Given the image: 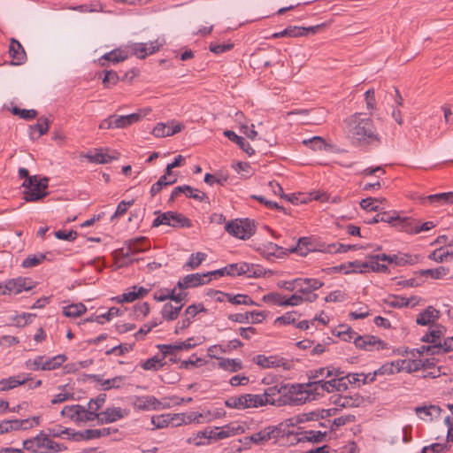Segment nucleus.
Returning a JSON list of instances; mask_svg holds the SVG:
<instances>
[{
    "instance_id": "obj_53",
    "label": "nucleus",
    "mask_w": 453,
    "mask_h": 453,
    "mask_svg": "<svg viewBox=\"0 0 453 453\" xmlns=\"http://www.w3.org/2000/svg\"><path fill=\"white\" fill-rule=\"evenodd\" d=\"M380 255H374L368 257V265L369 270L373 272H386L388 270V266L384 264H380Z\"/></svg>"
},
{
    "instance_id": "obj_26",
    "label": "nucleus",
    "mask_w": 453,
    "mask_h": 453,
    "mask_svg": "<svg viewBox=\"0 0 453 453\" xmlns=\"http://www.w3.org/2000/svg\"><path fill=\"white\" fill-rule=\"evenodd\" d=\"M355 346L364 350H372L382 342L372 335L356 336L354 338Z\"/></svg>"
},
{
    "instance_id": "obj_50",
    "label": "nucleus",
    "mask_w": 453,
    "mask_h": 453,
    "mask_svg": "<svg viewBox=\"0 0 453 453\" xmlns=\"http://www.w3.org/2000/svg\"><path fill=\"white\" fill-rule=\"evenodd\" d=\"M302 438L300 440L308 441L311 442H320L325 439L326 433H322L320 431L309 430L304 431L302 434Z\"/></svg>"
},
{
    "instance_id": "obj_61",
    "label": "nucleus",
    "mask_w": 453,
    "mask_h": 453,
    "mask_svg": "<svg viewBox=\"0 0 453 453\" xmlns=\"http://www.w3.org/2000/svg\"><path fill=\"white\" fill-rule=\"evenodd\" d=\"M157 217L153 220L152 226L157 227L161 225L170 226H171V211H166L161 213L160 211H156Z\"/></svg>"
},
{
    "instance_id": "obj_15",
    "label": "nucleus",
    "mask_w": 453,
    "mask_h": 453,
    "mask_svg": "<svg viewBox=\"0 0 453 453\" xmlns=\"http://www.w3.org/2000/svg\"><path fill=\"white\" fill-rule=\"evenodd\" d=\"M184 193L186 196L189 198H193L199 202H203L208 199L206 194L204 192L200 191L199 189L193 188L188 185L179 186L173 188L170 196V202H173L180 194Z\"/></svg>"
},
{
    "instance_id": "obj_22",
    "label": "nucleus",
    "mask_w": 453,
    "mask_h": 453,
    "mask_svg": "<svg viewBox=\"0 0 453 453\" xmlns=\"http://www.w3.org/2000/svg\"><path fill=\"white\" fill-rule=\"evenodd\" d=\"M9 55L13 65H21L27 59V54L23 46L14 38H12L10 42Z\"/></svg>"
},
{
    "instance_id": "obj_62",
    "label": "nucleus",
    "mask_w": 453,
    "mask_h": 453,
    "mask_svg": "<svg viewBox=\"0 0 453 453\" xmlns=\"http://www.w3.org/2000/svg\"><path fill=\"white\" fill-rule=\"evenodd\" d=\"M379 198L367 197L361 200L360 206L368 211H377L379 210Z\"/></svg>"
},
{
    "instance_id": "obj_16",
    "label": "nucleus",
    "mask_w": 453,
    "mask_h": 453,
    "mask_svg": "<svg viewBox=\"0 0 453 453\" xmlns=\"http://www.w3.org/2000/svg\"><path fill=\"white\" fill-rule=\"evenodd\" d=\"M149 112H150V109H143L140 110L138 112L128 114V115H114V124L115 128H126L131 126L134 123L138 122L143 117H145Z\"/></svg>"
},
{
    "instance_id": "obj_40",
    "label": "nucleus",
    "mask_w": 453,
    "mask_h": 453,
    "mask_svg": "<svg viewBox=\"0 0 453 453\" xmlns=\"http://www.w3.org/2000/svg\"><path fill=\"white\" fill-rule=\"evenodd\" d=\"M27 379H21L20 376H13L8 379L0 380V391H6L12 389L19 385H23L27 382Z\"/></svg>"
},
{
    "instance_id": "obj_28",
    "label": "nucleus",
    "mask_w": 453,
    "mask_h": 453,
    "mask_svg": "<svg viewBox=\"0 0 453 453\" xmlns=\"http://www.w3.org/2000/svg\"><path fill=\"white\" fill-rule=\"evenodd\" d=\"M380 217L381 222L389 223L394 226L399 227L402 231H403V226H405L404 225L407 224V219H408V218H401L395 211L380 212Z\"/></svg>"
},
{
    "instance_id": "obj_32",
    "label": "nucleus",
    "mask_w": 453,
    "mask_h": 453,
    "mask_svg": "<svg viewBox=\"0 0 453 453\" xmlns=\"http://www.w3.org/2000/svg\"><path fill=\"white\" fill-rule=\"evenodd\" d=\"M218 366L229 372H236L243 368L242 360L236 358L217 357Z\"/></svg>"
},
{
    "instance_id": "obj_20",
    "label": "nucleus",
    "mask_w": 453,
    "mask_h": 453,
    "mask_svg": "<svg viewBox=\"0 0 453 453\" xmlns=\"http://www.w3.org/2000/svg\"><path fill=\"white\" fill-rule=\"evenodd\" d=\"M111 434V428H101V429H88L85 431L75 432L72 434V439L80 441H88L96 439L104 436H107Z\"/></svg>"
},
{
    "instance_id": "obj_18",
    "label": "nucleus",
    "mask_w": 453,
    "mask_h": 453,
    "mask_svg": "<svg viewBox=\"0 0 453 453\" xmlns=\"http://www.w3.org/2000/svg\"><path fill=\"white\" fill-rule=\"evenodd\" d=\"M296 291L303 295L311 294L312 291L320 288L324 283L313 278L295 279Z\"/></svg>"
},
{
    "instance_id": "obj_4",
    "label": "nucleus",
    "mask_w": 453,
    "mask_h": 453,
    "mask_svg": "<svg viewBox=\"0 0 453 453\" xmlns=\"http://www.w3.org/2000/svg\"><path fill=\"white\" fill-rule=\"evenodd\" d=\"M23 448L35 453H50L62 450V446L41 433L37 436L23 441Z\"/></svg>"
},
{
    "instance_id": "obj_58",
    "label": "nucleus",
    "mask_w": 453,
    "mask_h": 453,
    "mask_svg": "<svg viewBox=\"0 0 453 453\" xmlns=\"http://www.w3.org/2000/svg\"><path fill=\"white\" fill-rule=\"evenodd\" d=\"M227 301L234 304H246V305H255L256 303L253 302L250 296L247 295H235L232 296L229 294L227 296Z\"/></svg>"
},
{
    "instance_id": "obj_29",
    "label": "nucleus",
    "mask_w": 453,
    "mask_h": 453,
    "mask_svg": "<svg viewBox=\"0 0 453 453\" xmlns=\"http://www.w3.org/2000/svg\"><path fill=\"white\" fill-rule=\"evenodd\" d=\"M244 429L240 425L228 424L221 428L219 433H215V435H209V437H213L215 440H222L235 434H242Z\"/></svg>"
},
{
    "instance_id": "obj_55",
    "label": "nucleus",
    "mask_w": 453,
    "mask_h": 453,
    "mask_svg": "<svg viewBox=\"0 0 453 453\" xmlns=\"http://www.w3.org/2000/svg\"><path fill=\"white\" fill-rule=\"evenodd\" d=\"M44 254L30 255L23 260L21 266L24 268H31L40 265L45 259Z\"/></svg>"
},
{
    "instance_id": "obj_38",
    "label": "nucleus",
    "mask_w": 453,
    "mask_h": 453,
    "mask_svg": "<svg viewBox=\"0 0 453 453\" xmlns=\"http://www.w3.org/2000/svg\"><path fill=\"white\" fill-rule=\"evenodd\" d=\"M242 398L243 402V410L248 408H257L265 405V402H263L264 400L260 394H245L242 395Z\"/></svg>"
},
{
    "instance_id": "obj_12",
    "label": "nucleus",
    "mask_w": 453,
    "mask_h": 453,
    "mask_svg": "<svg viewBox=\"0 0 453 453\" xmlns=\"http://www.w3.org/2000/svg\"><path fill=\"white\" fill-rule=\"evenodd\" d=\"M316 381L319 395H324L325 392L331 393L334 391H344L348 388L347 382L344 381V378L340 376L329 380H324L321 379Z\"/></svg>"
},
{
    "instance_id": "obj_63",
    "label": "nucleus",
    "mask_w": 453,
    "mask_h": 453,
    "mask_svg": "<svg viewBox=\"0 0 453 453\" xmlns=\"http://www.w3.org/2000/svg\"><path fill=\"white\" fill-rule=\"evenodd\" d=\"M206 258V254L203 252H197L196 254H192L186 264V266L196 269L198 267L202 262Z\"/></svg>"
},
{
    "instance_id": "obj_2",
    "label": "nucleus",
    "mask_w": 453,
    "mask_h": 453,
    "mask_svg": "<svg viewBox=\"0 0 453 453\" xmlns=\"http://www.w3.org/2000/svg\"><path fill=\"white\" fill-rule=\"evenodd\" d=\"M295 392H296V388H293V385L280 384L267 388L260 395L264 400L263 402H265V405H291V395Z\"/></svg>"
},
{
    "instance_id": "obj_48",
    "label": "nucleus",
    "mask_w": 453,
    "mask_h": 453,
    "mask_svg": "<svg viewBox=\"0 0 453 453\" xmlns=\"http://www.w3.org/2000/svg\"><path fill=\"white\" fill-rule=\"evenodd\" d=\"M416 299L415 297L411 298H405L403 296H393L388 301H387V303L390 307L394 308H402V307H407L409 305L414 306L415 303H411L412 300Z\"/></svg>"
},
{
    "instance_id": "obj_8",
    "label": "nucleus",
    "mask_w": 453,
    "mask_h": 453,
    "mask_svg": "<svg viewBox=\"0 0 453 453\" xmlns=\"http://www.w3.org/2000/svg\"><path fill=\"white\" fill-rule=\"evenodd\" d=\"M225 271H226V275L229 276L245 275L248 278H257L264 274L265 270L258 265L241 262L225 266Z\"/></svg>"
},
{
    "instance_id": "obj_30",
    "label": "nucleus",
    "mask_w": 453,
    "mask_h": 453,
    "mask_svg": "<svg viewBox=\"0 0 453 453\" xmlns=\"http://www.w3.org/2000/svg\"><path fill=\"white\" fill-rule=\"evenodd\" d=\"M95 380L100 384L102 389L110 390L111 388H119L124 385L125 377L116 376L112 379L104 380L100 375H94Z\"/></svg>"
},
{
    "instance_id": "obj_37",
    "label": "nucleus",
    "mask_w": 453,
    "mask_h": 453,
    "mask_svg": "<svg viewBox=\"0 0 453 453\" xmlns=\"http://www.w3.org/2000/svg\"><path fill=\"white\" fill-rule=\"evenodd\" d=\"M403 231L410 234H418L420 232H425L434 227V224L432 221L425 222L421 225H413L412 221L409 219H407V224L404 225Z\"/></svg>"
},
{
    "instance_id": "obj_33",
    "label": "nucleus",
    "mask_w": 453,
    "mask_h": 453,
    "mask_svg": "<svg viewBox=\"0 0 453 453\" xmlns=\"http://www.w3.org/2000/svg\"><path fill=\"white\" fill-rule=\"evenodd\" d=\"M224 135L227 137L230 141L238 144L240 148L243 151H245L249 156L254 154V150L250 146V144L243 137L237 135L234 131L226 130L224 132Z\"/></svg>"
},
{
    "instance_id": "obj_42",
    "label": "nucleus",
    "mask_w": 453,
    "mask_h": 453,
    "mask_svg": "<svg viewBox=\"0 0 453 453\" xmlns=\"http://www.w3.org/2000/svg\"><path fill=\"white\" fill-rule=\"evenodd\" d=\"M66 360L65 355H58L47 360L43 359V365H42V371H51L55 370L62 365Z\"/></svg>"
},
{
    "instance_id": "obj_17",
    "label": "nucleus",
    "mask_w": 453,
    "mask_h": 453,
    "mask_svg": "<svg viewBox=\"0 0 453 453\" xmlns=\"http://www.w3.org/2000/svg\"><path fill=\"white\" fill-rule=\"evenodd\" d=\"M183 125L172 121L169 123H157L154 127L152 133L156 137L162 138L166 136L173 135L183 129Z\"/></svg>"
},
{
    "instance_id": "obj_19",
    "label": "nucleus",
    "mask_w": 453,
    "mask_h": 453,
    "mask_svg": "<svg viewBox=\"0 0 453 453\" xmlns=\"http://www.w3.org/2000/svg\"><path fill=\"white\" fill-rule=\"evenodd\" d=\"M323 249V244L319 247H317V245L312 242L311 238L310 237H301L299 238L297 244L291 248L289 250L292 253H297L300 256H306L309 252L316 251Z\"/></svg>"
},
{
    "instance_id": "obj_35",
    "label": "nucleus",
    "mask_w": 453,
    "mask_h": 453,
    "mask_svg": "<svg viewBox=\"0 0 453 453\" xmlns=\"http://www.w3.org/2000/svg\"><path fill=\"white\" fill-rule=\"evenodd\" d=\"M81 410L82 406L80 404L67 405L61 411V415L73 422L80 423L81 419Z\"/></svg>"
},
{
    "instance_id": "obj_45",
    "label": "nucleus",
    "mask_w": 453,
    "mask_h": 453,
    "mask_svg": "<svg viewBox=\"0 0 453 453\" xmlns=\"http://www.w3.org/2000/svg\"><path fill=\"white\" fill-rule=\"evenodd\" d=\"M171 226L173 227H190L191 220L181 213L171 211Z\"/></svg>"
},
{
    "instance_id": "obj_36",
    "label": "nucleus",
    "mask_w": 453,
    "mask_h": 453,
    "mask_svg": "<svg viewBox=\"0 0 453 453\" xmlns=\"http://www.w3.org/2000/svg\"><path fill=\"white\" fill-rule=\"evenodd\" d=\"M126 245H128V249H131L134 254L143 252L150 249V243L144 237L131 239L126 242Z\"/></svg>"
},
{
    "instance_id": "obj_54",
    "label": "nucleus",
    "mask_w": 453,
    "mask_h": 453,
    "mask_svg": "<svg viewBox=\"0 0 453 453\" xmlns=\"http://www.w3.org/2000/svg\"><path fill=\"white\" fill-rule=\"evenodd\" d=\"M86 157L92 163L96 164H106L111 160V157L102 152V150H96L95 153L88 154Z\"/></svg>"
},
{
    "instance_id": "obj_6",
    "label": "nucleus",
    "mask_w": 453,
    "mask_h": 453,
    "mask_svg": "<svg viewBox=\"0 0 453 453\" xmlns=\"http://www.w3.org/2000/svg\"><path fill=\"white\" fill-rule=\"evenodd\" d=\"M225 228L228 234L242 240L250 238L255 233V224L248 219L232 220Z\"/></svg>"
},
{
    "instance_id": "obj_59",
    "label": "nucleus",
    "mask_w": 453,
    "mask_h": 453,
    "mask_svg": "<svg viewBox=\"0 0 453 453\" xmlns=\"http://www.w3.org/2000/svg\"><path fill=\"white\" fill-rule=\"evenodd\" d=\"M12 113L14 115L19 116V118L27 120H30L35 119L37 116V111L35 110H26L19 109V107H12L11 110Z\"/></svg>"
},
{
    "instance_id": "obj_25",
    "label": "nucleus",
    "mask_w": 453,
    "mask_h": 453,
    "mask_svg": "<svg viewBox=\"0 0 453 453\" xmlns=\"http://www.w3.org/2000/svg\"><path fill=\"white\" fill-rule=\"evenodd\" d=\"M421 203H425L428 201L431 204L434 206H441L444 204H452L453 203V192H446L430 195L426 197H421Z\"/></svg>"
},
{
    "instance_id": "obj_52",
    "label": "nucleus",
    "mask_w": 453,
    "mask_h": 453,
    "mask_svg": "<svg viewBox=\"0 0 453 453\" xmlns=\"http://www.w3.org/2000/svg\"><path fill=\"white\" fill-rule=\"evenodd\" d=\"M449 272V269L444 266H439L435 269H426L420 271V274L423 276H430L433 279H441Z\"/></svg>"
},
{
    "instance_id": "obj_51",
    "label": "nucleus",
    "mask_w": 453,
    "mask_h": 453,
    "mask_svg": "<svg viewBox=\"0 0 453 453\" xmlns=\"http://www.w3.org/2000/svg\"><path fill=\"white\" fill-rule=\"evenodd\" d=\"M300 315L297 313V311H292L286 312L280 317H278L274 320L275 325H290L294 324Z\"/></svg>"
},
{
    "instance_id": "obj_46",
    "label": "nucleus",
    "mask_w": 453,
    "mask_h": 453,
    "mask_svg": "<svg viewBox=\"0 0 453 453\" xmlns=\"http://www.w3.org/2000/svg\"><path fill=\"white\" fill-rule=\"evenodd\" d=\"M360 402H361V399L359 396L352 397V396H347V395H345V396L340 395L334 400L335 404L344 407V408L358 406L360 404Z\"/></svg>"
},
{
    "instance_id": "obj_44",
    "label": "nucleus",
    "mask_w": 453,
    "mask_h": 453,
    "mask_svg": "<svg viewBox=\"0 0 453 453\" xmlns=\"http://www.w3.org/2000/svg\"><path fill=\"white\" fill-rule=\"evenodd\" d=\"M127 58H128V54L127 51L120 50V49H115V50L104 54L102 57V59L110 61L112 63H119V62L126 60Z\"/></svg>"
},
{
    "instance_id": "obj_11",
    "label": "nucleus",
    "mask_w": 453,
    "mask_h": 453,
    "mask_svg": "<svg viewBox=\"0 0 453 453\" xmlns=\"http://www.w3.org/2000/svg\"><path fill=\"white\" fill-rule=\"evenodd\" d=\"M207 310L202 303L191 304L185 310L181 320L178 321L175 326L174 333L180 334L191 324V319L195 318L199 312H205Z\"/></svg>"
},
{
    "instance_id": "obj_10",
    "label": "nucleus",
    "mask_w": 453,
    "mask_h": 453,
    "mask_svg": "<svg viewBox=\"0 0 453 453\" xmlns=\"http://www.w3.org/2000/svg\"><path fill=\"white\" fill-rule=\"evenodd\" d=\"M164 40L157 39L150 42L149 44L134 42L128 45V48L132 50V53L139 58H145L148 55L153 54L157 51L164 44Z\"/></svg>"
},
{
    "instance_id": "obj_5",
    "label": "nucleus",
    "mask_w": 453,
    "mask_h": 453,
    "mask_svg": "<svg viewBox=\"0 0 453 453\" xmlns=\"http://www.w3.org/2000/svg\"><path fill=\"white\" fill-rule=\"evenodd\" d=\"M282 437H284V431L280 426H270L245 437L244 440L246 443L252 442L256 445H265L269 441L276 442Z\"/></svg>"
},
{
    "instance_id": "obj_57",
    "label": "nucleus",
    "mask_w": 453,
    "mask_h": 453,
    "mask_svg": "<svg viewBox=\"0 0 453 453\" xmlns=\"http://www.w3.org/2000/svg\"><path fill=\"white\" fill-rule=\"evenodd\" d=\"M303 143L313 150H322L326 147L324 139L320 136H314L311 139L303 140Z\"/></svg>"
},
{
    "instance_id": "obj_31",
    "label": "nucleus",
    "mask_w": 453,
    "mask_h": 453,
    "mask_svg": "<svg viewBox=\"0 0 453 453\" xmlns=\"http://www.w3.org/2000/svg\"><path fill=\"white\" fill-rule=\"evenodd\" d=\"M132 255H134V252L131 249H128V245H126V248H121L115 250L113 253L115 264L119 268L132 265L134 260L126 262V259H128L130 257H132Z\"/></svg>"
},
{
    "instance_id": "obj_27",
    "label": "nucleus",
    "mask_w": 453,
    "mask_h": 453,
    "mask_svg": "<svg viewBox=\"0 0 453 453\" xmlns=\"http://www.w3.org/2000/svg\"><path fill=\"white\" fill-rule=\"evenodd\" d=\"M289 114H302L304 115L305 118L302 119L303 124L307 125H320L325 121V112L323 111H320V114L318 115L317 112L309 111L307 110H300L297 111H291Z\"/></svg>"
},
{
    "instance_id": "obj_49",
    "label": "nucleus",
    "mask_w": 453,
    "mask_h": 453,
    "mask_svg": "<svg viewBox=\"0 0 453 453\" xmlns=\"http://www.w3.org/2000/svg\"><path fill=\"white\" fill-rule=\"evenodd\" d=\"M443 335V328L441 326H437V328L430 331L429 334H426L422 337L423 342H431L433 345L441 343L440 339Z\"/></svg>"
},
{
    "instance_id": "obj_14",
    "label": "nucleus",
    "mask_w": 453,
    "mask_h": 453,
    "mask_svg": "<svg viewBox=\"0 0 453 453\" xmlns=\"http://www.w3.org/2000/svg\"><path fill=\"white\" fill-rule=\"evenodd\" d=\"M210 281L209 273H192L186 275L182 280H179L177 286L179 289L182 290L188 288H196Z\"/></svg>"
},
{
    "instance_id": "obj_13",
    "label": "nucleus",
    "mask_w": 453,
    "mask_h": 453,
    "mask_svg": "<svg viewBox=\"0 0 453 453\" xmlns=\"http://www.w3.org/2000/svg\"><path fill=\"white\" fill-rule=\"evenodd\" d=\"M134 407L140 411H157L169 407L163 404L153 395L138 396L134 402Z\"/></svg>"
},
{
    "instance_id": "obj_39",
    "label": "nucleus",
    "mask_w": 453,
    "mask_h": 453,
    "mask_svg": "<svg viewBox=\"0 0 453 453\" xmlns=\"http://www.w3.org/2000/svg\"><path fill=\"white\" fill-rule=\"evenodd\" d=\"M50 122L49 119L45 117H41L38 119L36 124L30 126V136L34 138L35 132H38V135L36 138L45 134L49 131Z\"/></svg>"
},
{
    "instance_id": "obj_24",
    "label": "nucleus",
    "mask_w": 453,
    "mask_h": 453,
    "mask_svg": "<svg viewBox=\"0 0 453 453\" xmlns=\"http://www.w3.org/2000/svg\"><path fill=\"white\" fill-rule=\"evenodd\" d=\"M439 317L440 311L433 306H428L418 315L416 323L420 326H430L434 324Z\"/></svg>"
},
{
    "instance_id": "obj_43",
    "label": "nucleus",
    "mask_w": 453,
    "mask_h": 453,
    "mask_svg": "<svg viewBox=\"0 0 453 453\" xmlns=\"http://www.w3.org/2000/svg\"><path fill=\"white\" fill-rule=\"evenodd\" d=\"M87 311L85 305L81 303L68 305L64 308L63 314L65 317L77 318L84 314Z\"/></svg>"
},
{
    "instance_id": "obj_47",
    "label": "nucleus",
    "mask_w": 453,
    "mask_h": 453,
    "mask_svg": "<svg viewBox=\"0 0 453 453\" xmlns=\"http://www.w3.org/2000/svg\"><path fill=\"white\" fill-rule=\"evenodd\" d=\"M311 373V374L310 375V380H320V377L324 376L326 378L331 377L333 375H334L335 377H339L342 372H339L338 370H330L329 368H319L317 370H314Z\"/></svg>"
},
{
    "instance_id": "obj_9",
    "label": "nucleus",
    "mask_w": 453,
    "mask_h": 453,
    "mask_svg": "<svg viewBox=\"0 0 453 453\" xmlns=\"http://www.w3.org/2000/svg\"><path fill=\"white\" fill-rule=\"evenodd\" d=\"M33 281L29 278L19 277L9 280L4 285L0 284V295L19 294L23 290H29L33 288Z\"/></svg>"
},
{
    "instance_id": "obj_64",
    "label": "nucleus",
    "mask_w": 453,
    "mask_h": 453,
    "mask_svg": "<svg viewBox=\"0 0 453 453\" xmlns=\"http://www.w3.org/2000/svg\"><path fill=\"white\" fill-rule=\"evenodd\" d=\"M448 256H453V250H443L441 248L434 250L429 256V259L434 260L436 262H442Z\"/></svg>"
},
{
    "instance_id": "obj_21",
    "label": "nucleus",
    "mask_w": 453,
    "mask_h": 453,
    "mask_svg": "<svg viewBox=\"0 0 453 453\" xmlns=\"http://www.w3.org/2000/svg\"><path fill=\"white\" fill-rule=\"evenodd\" d=\"M126 410L120 407H109L105 411L99 412V424H109L115 422L127 415Z\"/></svg>"
},
{
    "instance_id": "obj_1",
    "label": "nucleus",
    "mask_w": 453,
    "mask_h": 453,
    "mask_svg": "<svg viewBox=\"0 0 453 453\" xmlns=\"http://www.w3.org/2000/svg\"><path fill=\"white\" fill-rule=\"evenodd\" d=\"M347 136L357 144L378 145L380 138L376 134L373 121L365 117V113L357 112L344 120Z\"/></svg>"
},
{
    "instance_id": "obj_60",
    "label": "nucleus",
    "mask_w": 453,
    "mask_h": 453,
    "mask_svg": "<svg viewBox=\"0 0 453 453\" xmlns=\"http://www.w3.org/2000/svg\"><path fill=\"white\" fill-rule=\"evenodd\" d=\"M176 181H177V178H173L169 182H166V176H161L159 178V180L156 183H154L150 188L151 196H154L155 195H157L163 188V187L172 185V184L175 183Z\"/></svg>"
},
{
    "instance_id": "obj_56",
    "label": "nucleus",
    "mask_w": 453,
    "mask_h": 453,
    "mask_svg": "<svg viewBox=\"0 0 453 453\" xmlns=\"http://www.w3.org/2000/svg\"><path fill=\"white\" fill-rule=\"evenodd\" d=\"M164 357L159 358L157 356H155L151 358L147 359L142 365V367L144 370H157L160 367L164 366Z\"/></svg>"
},
{
    "instance_id": "obj_34",
    "label": "nucleus",
    "mask_w": 453,
    "mask_h": 453,
    "mask_svg": "<svg viewBox=\"0 0 453 453\" xmlns=\"http://www.w3.org/2000/svg\"><path fill=\"white\" fill-rule=\"evenodd\" d=\"M182 307L183 304L175 305L171 303H166L162 308L161 315L164 319L173 321L178 318Z\"/></svg>"
},
{
    "instance_id": "obj_41",
    "label": "nucleus",
    "mask_w": 453,
    "mask_h": 453,
    "mask_svg": "<svg viewBox=\"0 0 453 453\" xmlns=\"http://www.w3.org/2000/svg\"><path fill=\"white\" fill-rule=\"evenodd\" d=\"M356 245H345L342 243H330V244H323V249L319 250L321 252L326 253H344L349 250H355Z\"/></svg>"
},
{
    "instance_id": "obj_3",
    "label": "nucleus",
    "mask_w": 453,
    "mask_h": 453,
    "mask_svg": "<svg viewBox=\"0 0 453 453\" xmlns=\"http://www.w3.org/2000/svg\"><path fill=\"white\" fill-rule=\"evenodd\" d=\"M49 186V179L47 177L40 178L34 175L33 179H29L27 182L22 183L25 188L23 198L26 202H37L44 198L47 195Z\"/></svg>"
},
{
    "instance_id": "obj_7",
    "label": "nucleus",
    "mask_w": 453,
    "mask_h": 453,
    "mask_svg": "<svg viewBox=\"0 0 453 453\" xmlns=\"http://www.w3.org/2000/svg\"><path fill=\"white\" fill-rule=\"evenodd\" d=\"M293 388H296V392L291 395V405L303 404L319 395L317 381L315 380L307 384L293 385Z\"/></svg>"
},
{
    "instance_id": "obj_23",
    "label": "nucleus",
    "mask_w": 453,
    "mask_h": 453,
    "mask_svg": "<svg viewBox=\"0 0 453 453\" xmlns=\"http://www.w3.org/2000/svg\"><path fill=\"white\" fill-rule=\"evenodd\" d=\"M418 418L424 421H432L440 417L441 409L437 405L418 406L415 408Z\"/></svg>"
}]
</instances>
